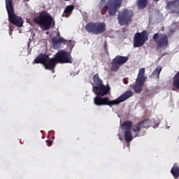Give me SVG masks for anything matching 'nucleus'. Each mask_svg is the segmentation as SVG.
<instances>
[{
	"label": "nucleus",
	"instance_id": "c85d7f7f",
	"mask_svg": "<svg viewBox=\"0 0 179 179\" xmlns=\"http://www.w3.org/2000/svg\"><path fill=\"white\" fill-rule=\"evenodd\" d=\"M64 1H70V0H64Z\"/></svg>",
	"mask_w": 179,
	"mask_h": 179
},
{
	"label": "nucleus",
	"instance_id": "f3484780",
	"mask_svg": "<svg viewBox=\"0 0 179 179\" xmlns=\"http://www.w3.org/2000/svg\"><path fill=\"white\" fill-rule=\"evenodd\" d=\"M149 0H136V5L138 9H145L148 6Z\"/></svg>",
	"mask_w": 179,
	"mask_h": 179
},
{
	"label": "nucleus",
	"instance_id": "a211bd4d",
	"mask_svg": "<svg viewBox=\"0 0 179 179\" xmlns=\"http://www.w3.org/2000/svg\"><path fill=\"white\" fill-rule=\"evenodd\" d=\"M92 79H93V82H94V85L96 87H100V86H102L103 85V80L101 79H100V77L99 76L98 73L95 74L93 76Z\"/></svg>",
	"mask_w": 179,
	"mask_h": 179
},
{
	"label": "nucleus",
	"instance_id": "4468645a",
	"mask_svg": "<svg viewBox=\"0 0 179 179\" xmlns=\"http://www.w3.org/2000/svg\"><path fill=\"white\" fill-rule=\"evenodd\" d=\"M52 42L53 43V48L56 50L57 48H59L61 44H65V43H66V40L62 37L59 38V39L57 38V37H54L52 39Z\"/></svg>",
	"mask_w": 179,
	"mask_h": 179
},
{
	"label": "nucleus",
	"instance_id": "5701e85b",
	"mask_svg": "<svg viewBox=\"0 0 179 179\" xmlns=\"http://www.w3.org/2000/svg\"><path fill=\"white\" fill-rule=\"evenodd\" d=\"M108 45H107V41L104 42V45H103V48L105 50V52L106 54L108 55Z\"/></svg>",
	"mask_w": 179,
	"mask_h": 179
},
{
	"label": "nucleus",
	"instance_id": "9d476101",
	"mask_svg": "<svg viewBox=\"0 0 179 179\" xmlns=\"http://www.w3.org/2000/svg\"><path fill=\"white\" fill-rule=\"evenodd\" d=\"M146 79H148V77L145 76V68L140 69L137 78L136 79V85L133 87L135 93H141V92H142V87H143V85H145Z\"/></svg>",
	"mask_w": 179,
	"mask_h": 179
},
{
	"label": "nucleus",
	"instance_id": "6e6552de",
	"mask_svg": "<svg viewBox=\"0 0 179 179\" xmlns=\"http://www.w3.org/2000/svg\"><path fill=\"white\" fill-rule=\"evenodd\" d=\"M86 31L92 34H102L106 31V23L104 22H90L85 25Z\"/></svg>",
	"mask_w": 179,
	"mask_h": 179
},
{
	"label": "nucleus",
	"instance_id": "0eeeda50",
	"mask_svg": "<svg viewBox=\"0 0 179 179\" xmlns=\"http://www.w3.org/2000/svg\"><path fill=\"white\" fill-rule=\"evenodd\" d=\"M134 17V11L131 9L124 8L118 11L117 20L120 26H127L132 22Z\"/></svg>",
	"mask_w": 179,
	"mask_h": 179
},
{
	"label": "nucleus",
	"instance_id": "423d86ee",
	"mask_svg": "<svg viewBox=\"0 0 179 179\" xmlns=\"http://www.w3.org/2000/svg\"><path fill=\"white\" fill-rule=\"evenodd\" d=\"M152 40L157 44V51L167 50V47H169V36L167 34L155 33L152 36Z\"/></svg>",
	"mask_w": 179,
	"mask_h": 179
},
{
	"label": "nucleus",
	"instance_id": "cd10ccee",
	"mask_svg": "<svg viewBox=\"0 0 179 179\" xmlns=\"http://www.w3.org/2000/svg\"><path fill=\"white\" fill-rule=\"evenodd\" d=\"M24 1H26V2H29V1H30V0H24Z\"/></svg>",
	"mask_w": 179,
	"mask_h": 179
},
{
	"label": "nucleus",
	"instance_id": "ddd939ff",
	"mask_svg": "<svg viewBox=\"0 0 179 179\" xmlns=\"http://www.w3.org/2000/svg\"><path fill=\"white\" fill-rule=\"evenodd\" d=\"M166 9L171 13H178L179 15V0L167 1Z\"/></svg>",
	"mask_w": 179,
	"mask_h": 179
},
{
	"label": "nucleus",
	"instance_id": "f257e3e1",
	"mask_svg": "<svg viewBox=\"0 0 179 179\" xmlns=\"http://www.w3.org/2000/svg\"><path fill=\"white\" fill-rule=\"evenodd\" d=\"M111 87L110 85H102L99 87L94 86V84H92V91L96 95L94 98V104L95 106H109L112 107L113 106H118L120 103H123L125 100H128L129 97H132L134 93L132 91H127L123 94L120 95L117 99L115 100L110 101L108 97H103V96H107L110 93Z\"/></svg>",
	"mask_w": 179,
	"mask_h": 179
},
{
	"label": "nucleus",
	"instance_id": "aec40b11",
	"mask_svg": "<svg viewBox=\"0 0 179 179\" xmlns=\"http://www.w3.org/2000/svg\"><path fill=\"white\" fill-rule=\"evenodd\" d=\"M173 86L179 90V71L173 77Z\"/></svg>",
	"mask_w": 179,
	"mask_h": 179
},
{
	"label": "nucleus",
	"instance_id": "b1692460",
	"mask_svg": "<svg viewBox=\"0 0 179 179\" xmlns=\"http://www.w3.org/2000/svg\"><path fill=\"white\" fill-rule=\"evenodd\" d=\"M46 143L48 146H51V145H52V141H51V140H48L46 141Z\"/></svg>",
	"mask_w": 179,
	"mask_h": 179
},
{
	"label": "nucleus",
	"instance_id": "412c9836",
	"mask_svg": "<svg viewBox=\"0 0 179 179\" xmlns=\"http://www.w3.org/2000/svg\"><path fill=\"white\" fill-rule=\"evenodd\" d=\"M124 139L126 143H129V142L134 139V137H132V133H131V130L124 131Z\"/></svg>",
	"mask_w": 179,
	"mask_h": 179
},
{
	"label": "nucleus",
	"instance_id": "393cba45",
	"mask_svg": "<svg viewBox=\"0 0 179 179\" xmlns=\"http://www.w3.org/2000/svg\"><path fill=\"white\" fill-rule=\"evenodd\" d=\"M13 31V29H12V27H10V28H9V34H10V36H12V32Z\"/></svg>",
	"mask_w": 179,
	"mask_h": 179
},
{
	"label": "nucleus",
	"instance_id": "6ab92c4d",
	"mask_svg": "<svg viewBox=\"0 0 179 179\" xmlns=\"http://www.w3.org/2000/svg\"><path fill=\"white\" fill-rule=\"evenodd\" d=\"M171 173L172 174L173 178L177 179L179 177V167L177 166H173L171 169Z\"/></svg>",
	"mask_w": 179,
	"mask_h": 179
},
{
	"label": "nucleus",
	"instance_id": "39448f33",
	"mask_svg": "<svg viewBox=\"0 0 179 179\" xmlns=\"http://www.w3.org/2000/svg\"><path fill=\"white\" fill-rule=\"evenodd\" d=\"M6 8L8 16V22L12 23V24H15L17 27H23V23H24L23 18L15 13L12 0H6Z\"/></svg>",
	"mask_w": 179,
	"mask_h": 179
},
{
	"label": "nucleus",
	"instance_id": "4be33fe9",
	"mask_svg": "<svg viewBox=\"0 0 179 179\" xmlns=\"http://www.w3.org/2000/svg\"><path fill=\"white\" fill-rule=\"evenodd\" d=\"M162 66L157 67L156 69L152 72V76H157V78H159L160 76V72H162Z\"/></svg>",
	"mask_w": 179,
	"mask_h": 179
},
{
	"label": "nucleus",
	"instance_id": "9b49d317",
	"mask_svg": "<svg viewBox=\"0 0 179 179\" xmlns=\"http://www.w3.org/2000/svg\"><path fill=\"white\" fill-rule=\"evenodd\" d=\"M128 59H129V57L127 56H116L112 59V66L110 68L111 71H113V72H115V71H118V69H120V66H121V65H124L125 62H127Z\"/></svg>",
	"mask_w": 179,
	"mask_h": 179
},
{
	"label": "nucleus",
	"instance_id": "20e7f679",
	"mask_svg": "<svg viewBox=\"0 0 179 179\" xmlns=\"http://www.w3.org/2000/svg\"><path fill=\"white\" fill-rule=\"evenodd\" d=\"M34 22L35 24H38L42 29V30H50V29H54L55 27V20L51 14L47 11H42L38 16L34 18Z\"/></svg>",
	"mask_w": 179,
	"mask_h": 179
},
{
	"label": "nucleus",
	"instance_id": "c756f323",
	"mask_svg": "<svg viewBox=\"0 0 179 179\" xmlns=\"http://www.w3.org/2000/svg\"><path fill=\"white\" fill-rule=\"evenodd\" d=\"M46 34H48V32H46Z\"/></svg>",
	"mask_w": 179,
	"mask_h": 179
},
{
	"label": "nucleus",
	"instance_id": "bb28decb",
	"mask_svg": "<svg viewBox=\"0 0 179 179\" xmlns=\"http://www.w3.org/2000/svg\"><path fill=\"white\" fill-rule=\"evenodd\" d=\"M155 2H159L160 0H153Z\"/></svg>",
	"mask_w": 179,
	"mask_h": 179
},
{
	"label": "nucleus",
	"instance_id": "a878e982",
	"mask_svg": "<svg viewBox=\"0 0 179 179\" xmlns=\"http://www.w3.org/2000/svg\"><path fill=\"white\" fill-rule=\"evenodd\" d=\"M123 83H124V85H128V80H127L126 78H124Z\"/></svg>",
	"mask_w": 179,
	"mask_h": 179
},
{
	"label": "nucleus",
	"instance_id": "f8f14e48",
	"mask_svg": "<svg viewBox=\"0 0 179 179\" xmlns=\"http://www.w3.org/2000/svg\"><path fill=\"white\" fill-rule=\"evenodd\" d=\"M150 127V124H149V119H146L138 123H137L136 124L134 125L132 127V131L133 132H134V134H136L135 135V138H136V136H139V133L141 132V129L142 128H149Z\"/></svg>",
	"mask_w": 179,
	"mask_h": 179
},
{
	"label": "nucleus",
	"instance_id": "dca6fc26",
	"mask_svg": "<svg viewBox=\"0 0 179 179\" xmlns=\"http://www.w3.org/2000/svg\"><path fill=\"white\" fill-rule=\"evenodd\" d=\"M121 128L123 131H131L132 129V122L127 120L124 121L122 124H121Z\"/></svg>",
	"mask_w": 179,
	"mask_h": 179
},
{
	"label": "nucleus",
	"instance_id": "2eb2a0df",
	"mask_svg": "<svg viewBox=\"0 0 179 179\" xmlns=\"http://www.w3.org/2000/svg\"><path fill=\"white\" fill-rule=\"evenodd\" d=\"M73 9H75V6L73 5H70L66 6L64 11L62 17H64V16L65 17H69V16L72 15V12H73Z\"/></svg>",
	"mask_w": 179,
	"mask_h": 179
},
{
	"label": "nucleus",
	"instance_id": "f03ea898",
	"mask_svg": "<svg viewBox=\"0 0 179 179\" xmlns=\"http://www.w3.org/2000/svg\"><path fill=\"white\" fill-rule=\"evenodd\" d=\"M72 62H73V59L71 53L59 50L54 57L50 59L48 55L41 53L34 60L33 64H41L45 69L51 71L55 69L57 64H72Z\"/></svg>",
	"mask_w": 179,
	"mask_h": 179
},
{
	"label": "nucleus",
	"instance_id": "1a4fd4ad",
	"mask_svg": "<svg viewBox=\"0 0 179 179\" xmlns=\"http://www.w3.org/2000/svg\"><path fill=\"white\" fill-rule=\"evenodd\" d=\"M148 40H149L148 31L143 30L141 32H136L134 36L133 47L134 48L142 47Z\"/></svg>",
	"mask_w": 179,
	"mask_h": 179
},
{
	"label": "nucleus",
	"instance_id": "7ed1b4c3",
	"mask_svg": "<svg viewBox=\"0 0 179 179\" xmlns=\"http://www.w3.org/2000/svg\"><path fill=\"white\" fill-rule=\"evenodd\" d=\"M101 0L98 4L99 10L101 11V15H106L108 13L110 16H115L118 9L121 8L122 3V0Z\"/></svg>",
	"mask_w": 179,
	"mask_h": 179
}]
</instances>
